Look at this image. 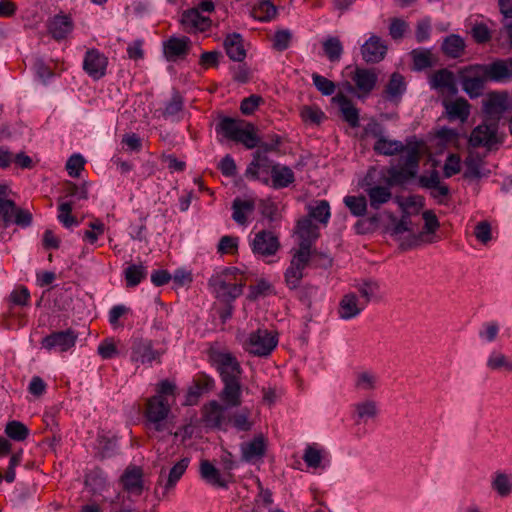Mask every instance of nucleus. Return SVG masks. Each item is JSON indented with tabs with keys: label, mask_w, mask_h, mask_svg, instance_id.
I'll return each mask as SVG.
<instances>
[{
	"label": "nucleus",
	"mask_w": 512,
	"mask_h": 512,
	"mask_svg": "<svg viewBox=\"0 0 512 512\" xmlns=\"http://www.w3.org/2000/svg\"><path fill=\"white\" fill-rule=\"evenodd\" d=\"M176 389L173 382L162 380L156 385V394L147 398L143 415L145 427L150 434H173L171 406L175 402Z\"/></svg>",
	"instance_id": "f257e3e1"
},
{
	"label": "nucleus",
	"mask_w": 512,
	"mask_h": 512,
	"mask_svg": "<svg viewBox=\"0 0 512 512\" xmlns=\"http://www.w3.org/2000/svg\"><path fill=\"white\" fill-rule=\"evenodd\" d=\"M216 130L221 132L227 139L242 143L248 149L256 147L259 143L255 127L243 120L226 117L220 121Z\"/></svg>",
	"instance_id": "f03ea898"
},
{
	"label": "nucleus",
	"mask_w": 512,
	"mask_h": 512,
	"mask_svg": "<svg viewBox=\"0 0 512 512\" xmlns=\"http://www.w3.org/2000/svg\"><path fill=\"white\" fill-rule=\"evenodd\" d=\"M378 171L371 167L362 181V188L366 193L370 207L378 210L392 199L391 186L384 181V184L377 183Z\"/></svg>",
	"instance_id": "7ed1b4c3"
},
{
	"label": "nucleus",
	"mask_w": 512,
	"mask_h": 512,
	"mask_svg": "<svg viewBox=\"0 0 512 512\" xmlns=\"http://www.w3.org/2000/svg\"><path fill=\"white\" fill-rule=\"evenodd\" d=\"M278 344L277 334L267 329L251 332L243 342V348L249 354L265 357L271 354Z\"/></svg>",
	"instance_id": "20e7f679"
},
{
	"label": "nucleus",
	"mask_w": 512,
	"mask_h": 512,
	"mask_svg": "<svg viewBox=\"0 0 512 512\" xmlns=\"http://www.w3.org/2000/svg\"><path fill=\"white\" fill-rule=\"evenodd\" d=\"M234 269H226L209 279V286L217 298L230 302L243 293V283L231 282Z\"/></svg>",
	"instance_id": "39448f33"
},
{
	"label": "nucleus",
	"mask_w": 512,
	"mask_h": 512,
	"mask_svg": "<svg viewBox=\"0 0 512 512\" xmlns=\"http://www.w3.org/2000/svg\"><path fill=\"white\" fill-rule=\"evenodd\" d=\"M291 260L284 273V281L290 290L297 289L304 277V270L309 266L314 252L291 249Z\"/></svg>",
	"instance_id": "423d86ee"
},
{
	"label": "nucleus",
	"mask_w": 512,
	"mask_h": 512,
	"mask_svg": "<svg viewBox=\"0 0 512 512\" xmlns=\"http://www.w3.org/2000/svg\"><path fill=\"white\" fill-rule=\"evenodd\" d=\"M503 142V136L498 133V123L484 122L476 126L470 135L469 144L473 147H484L487 150L497 148Z\"/></svg>",
	"instance_id": "0eeeda50"
},
{
	"label": "nucleus",
	"mask_w": 512,
	"mask_h": 512,
	"mask_svg": "<svg viewBox=\"0 0 512 512\" xmlns=\"http://www.w3.org/2000/svg\"><path fill=\"white\" fill-rule=\"evenodd\" d=\"M295 235L298 238L296 250L315 253V250H312V246L320 236L317 224L313 223L310 218L302 217L297 221Z\"/></svg>",
	"instance_id": "6e6552de"
},
{
	"label": "nucleus",
	"mask_w": 512,
	"mask_h": 512,
	"mask_svg": "<svg viewBox=\"0 0 512 512\" xmlns=\"http://www.w3.org/2000/svg\"><path fill=\"white\" fill-rule=\"evenodd\" d=\"M162 353L155 350L153 342L149 339L134 338L131 344L130 359L137 365H151L153 361H160Z\"/></svg>",
	"instance_id": "1a4fd4ad"
},
{
	"label": "nucleus",
	"mask_w": 512,
	"mask_h": 512,
	"mask_svg": "<svg viewBox=\"0 0 512 512\" xmlns=\"http://www.w3.org/2000/svg\"><path fill=\"white\" fill-rule=\"evenodd\" d=\"M481 71V74L489 80L507 83L512 81V59L496 60L487 65H474L473 70Z\"/></svg>",
	"instance_id": "9d476101"
},
{
	"label": "nucleus",
	"mask_w": 512,
	"mask_h": 512,
	"mask_svg": "<svg viewBox=\"0 0 512 512\" xmlns=\"http://www.w3.org/2000/svg\"><path fill=\"white\" fill-rule=\"evenodd\" d=\"M227 408L215 400L205 404L202 408L203 424L209 428L226 430L230 423Z\"/></svg>",
	"instance_id": "9b49d317"
},
{
	"label": "nucleus",
	"mask_w": 512,
	"mask_h": 512,
	"mask_svg": "<svg viewBox=\"0 0 512 512\" xmlns=\"http://www.w3.org/2000/svg\"><path fill=\"white\" fill-rule=\"evenodd\" d=\"M77 337V334L71 329L53 332L42 339L41 345L48 351L66 352L75 346Z\"/></svg>",
	"instance_id": "f8f14e48"
},
{
	"label": "nucleus",
	"mask_w": 512,
	"mask_h": 512,
	"mask_svg": "<svg viewBox=\"0 0 512 512\" xmlns=\"http://www.w3.org/2000/svg\"><path fill=\"white\" fill-rule=\"evenodd\" d=\"M108 58L97 49L86 51L83 59V70L94 80H99L106 74Z\"/></svg>",
	"instance_id": "ddd939ff"
},
{
	"label": "nucleus",
	"mask_w": 512,
	"mask_h": 512,
	"mask_svg": "<svg viewBox=\"0 0 512 512\" xmlns=\"http://www.w3.org/2000/svg\"><path fill=\"white\" fill-rule=\"evenodd\" d=\"M280 247L278 237L271 231H260L255 234L251 248L254 254L259 256H272Z\"/></svg>",
	"instance_id": "4468645a"
},
{
	"label": "nucleus",
	"mask_w": 512,
	"mask_h": 512,
	"mask_svg": "<svg viewBox=\"0 0 512 512\" xmlns=\"http://www.w3.org/2000/svg\"><path fill=\"white\" fill-rule=\"evenodd\" d=\"M365 309L364 302L356 292H348L340 299L337 314L340 319L347 321L358 317Z\"/></svg>",
	"instance_id": "2eb2a0df"
},
{
	"label": "nucleus",
	"mask_w": 512,
	"mask_h": 512,
	"mask_svg": "<svg viewBox=\"0 0 512 512\" xmlns=\"http://www.w3.org/2000/svg\"><path fill=\"white\" fill-rule=\"evenodd\" d=\"M214 362L220 372L222 381L238 380L242 369L237 359L230 353H218Z\"/></svg>",
	"instance_id": "dca6fc26"
},
{
	"label": "nucleus",
	"mask_w": 512,
	"mask_h": 512,
	"mask_svg": "<svg viewBox=\"0 0 512 512\" xmlns=\"http://www.w3.org/2000/svg\"><path fill=\"white\" fill-rule=\"evenodd\" d=\"M189 463V458H182L170 469L168 474L164 469L160 471L158 485L163 489V496L167 495L176 486L187 470Z\"/></svg>",
	"instance_id": "f3484780"
},
{
	"label": "nucleus",
	"mask_w": 512,
	"mask_h": 512,
	"mask_svg": "<svg viewBox=\"0 0 512 512\" xmlns=\"http://www.w3.org/2000/svg\"><path fill=\"white\" fill-rule=\"evenodd\" d=\"M508 108L506 93L493 92L483 100V110L491 122H496Z\"/></svg>",
	"instance_id": "a211bd4d"
},
{
	"label": "nucleus",
	"mask_w": 512,
	"mask_h": 512,
	"mask_svg": "<svg viewBox=\"0 0 512 512\" xmlns=\"http://www.w3.org/2000/svg\"><path fill=\"white\" fill-rule=\"evenodd\" d=\"M387 53L385 42L377 35H371L361 46V55L366 63H378Z\"/></svg>",
	"instance_id": "6ab92c4d"
},
{
	"label": "nucleus",
	"mask_w": 512,
	"mask_h": 512,
	"mask_svg": "<svg viewBox=\"0 0 512 512\" xmlns=\"http://www.w3.org/2000/svg\"><path fill=\"white\" fill-rule=\"evenodd\" d=\"M47 29L53 39L60 41L72 33L74 22L71 16L60 13L48 19Z\"/></svg>",
	"instance_id": "aec40b11"
},
{
	"label": "nucleus",
	"mask_w": 512,
	"mask_h": 512,
	"mask_svg": "<svg viewBox=\"0 0 512 512\" xmlns=\"http://www.w3.org/2000/svg\"><path fill=\"white\" fill-rule=\"evenodd\" d=\"M274 165L271 160L257 151L254 155L253 161L246 169L245 175L252 179L262 180L268 183V175L271 174V169Z\"/></svg>",
	"instance_id": "412c9836"
},
{
	"label": "nucleus",
	"mask_w": 512,
	"mask_h": 512,
	"mask_svg": "<svg viewBox=\"0 0 512 512\" xmlns=\"http://www.w3.org/2000/svg\"><path fill=\"white\" fill-rule=\"evenodd\" d=\"M199 471L201 478L212 486L219 488H227L228 483L230 482L231 474L226 473L222 475L219 469H217L208 460H202L200 462Z\"/></svg>",
	"instance_id": "4be33fe9"
},
{
	"label": "nucleus",
	"mask_w": 512,
	"mask_h": 512,
	"mask_svg": "<svg viewBox=\"0 0 512 512\" xmlns=\"http://www.w3.org/2000/svg\"><path fill=\"white\" fill-rule=\"evenodd\" d=\"M474 65L467 67L462 72V85L465 92L470 97H477L481 94L484 87L486 77L481 74V71L471 70Z\"/></svg>",
	"instance_id": "5701e85b"
},
{
	"label": "nucleus",
	"mask_w": 512,
	"mask_h": 512,
	"mask_svg": "<svg viewBox=\"0 0 512 512\" xmlns=\"http://www.w3.org/2000/svg\"><path fill=\"white\" fill-rule=\"evenodd\" d=\"M190 49V39L188 37H171L164 43V55L169 61L186 56Z\"/></svg>",
	"instance_id": "b1692460"
},
{
	"label": "nucleus",
	"mask_w": 512,
	"mask_h": 512,
	"mask_svg": "<svg viewBox=\"0 0 512 512\" xmlns=\"http://www.w3.org/2000/svg\"><path fill=\"white\" fill-rule=\"evenodd\" d=\"M442 105L449 120L465 122L470 115V104L462 97L455 100L443 99Z\"/></svg>",
	"instance_id": "393cba45"
},
{
	"label": "nucleus",
	"mask_w": 512,
	"mask_h": 512,
	"mask_svg": "<svg viewBox=\"0 0 512 512\" xmlns=\"http://www.w3.org/2000/svg\"><path fill=\"white\" fill-rule=\"evenodd\" d=\"M352 80L362 95H368L374 89L378 76L372 69L356 68Z\"/></svg>",
	"instance_id": "a878e982"
},
{
	"label": "nucleus",
	"mask_w": 512,
	"mask_h": 512,
	"mask_svg": "<svg viewBox=\"0 0 512 512\" xmlns=\"http://www.w3.org/2000/svg\"><path fill=\"white\" fill-rule=\"evenodd\" d=\"M424 220V227L422 231L416 236V244L420 243H434L436 242V238L434 233L439 228L440 224L436 217V215L430 211H424L422 214Z\"/></svg>",
	"instance_id": "bb28decb"
},
{
	"label": "nucleus",
	"mask_w": 512,
	"mask_h": 512,
	"mask_svg": "<svg viewBox=\"0 0 512 512\" xmlns=\"http://www.w3.org/2000/svg\"><path fill=\"white\" fill-rule=\"evenodd\" d=\"M431 88L440 90L441 92H448L455 94L457 88L454 82V75L447 69L436 71L430 78Z\"/></svg>",
	"instance_id": "cd10ccee"
},
{
	"label": "nucleus",
	"mask_w": 512,
	"mask_h": 512,
	"mask_svg": "<svg viewBox=\"0 0 512 512\" xmlns=\"http://www.w3.org/2000/svg\"><path fill=\"white\" fill-rule=\"evenodd\" d=\"M378 415V405L375 400L364 399L353 405V418L357 423L375 419Z\"/></svg>",
	"instance_id": "c85d7f7f"
},
{
	"label": "nucleus",
	"mask_w": 512,
	"mask_h": 512,
	"mask_svg": "<svg viewBox=\"0 0 512 512\" xmlns=\"http://www.w3.org/2000/svg\"><path fill=\"white\" fill-rule=\"evenodd\" d=\"M224 387L221 391L220 398L227 407H238L241 405V384L238 380L223 381Z\"/></svg>",
	"instance_id": "c756f323"
},
{
	"label": "nucleus",
	"mask_w": 512,
	"mask_h": 512,
	"mask_svg": "<svg viewBox=\"0 0 512 512\" xmlns=\"http://www.w3.org/2000/svg\"><path fill=\"white\" fill-rule=\"evenodd\" d=\"M332 100L339 106L344 120L348 122L352 128L358 127L359 110L354 106L352 101L343 94L336 95Z\"/></svg>",
	"instance_id": "7c9ffc66"
},
{
	"label": "nucleus",
	"mask_w": 512,
	"mask_h": 512,
	"mask_svg": "<svg viewBox=\"0 0 512 512\" xmlns=\"http://www.w3.org/2000/svg\"><path fill=\"white\" fill-rule=\"evenodd\" d=\"M266 451L265 439L262 435L254 437L250 442L241 444L242 458L252 462L262 458Z\"/></svg>",
	"instance_id": "2f4dec72"
},
{
	"label": "nucleus",
	"mask_w": 512,
	"mask_h": 512,
	"mask_svg": "<svg viewBox=\"0 0 512 512\" xmlns=\"http://www.w3.org/2000/svg\"><path fill=\"white\" fill-rule=\"evenodd\" d=\"M307 216L310 220H315L319 224L327 225L330 218V205L326 200H315L310 202L307 206Z\"/></svg>",
	"instance_id": "473e14b6"
},
{
	"label": "nucleus",
	"mask_w": 512,
	"mask_h": 512,
	"mask_svg": "<svg viewBox=\"0 0 512 512\" xmlns=\"http://www.w3.org/2000/svg\"><path fill=\"white\" fill-rule=\"evenodd\" d=\"M121 481L129 493L139 495L143 490L142 470L138 467H128Z\"/></svg>",
	"instance_id": "72a5a7b5"
},
{
	"label": "nucleus",
	"mask_w": 512,
	"mask_h": 512,
	"mask_svg": "<svg viewBox=\"0 0 512 512\" xmlns=\"http://www.w3.org/2000/svg\"><path fill=\"white\" fill-rule=\"evenodd\" d=\"M255 209V201L253 199L235 198L232 203V218L239 225H245L247 218Z\"/></svg>",
	"instance_id": "f704fd0d"
},
{
	"label": "nucleus",
	"mask_w": 512,
	"mask_h": 512,
	"mask_svg": "<svg viewBox=\"0 0 512 512\" xmlns=\"http://www.w3.org/2000/svg\"><path fill=\"white\" fill-rule=\"evenodd\" d=\"M182 22L187 27L205 31L211 26V20L209 17L204 16L203 12L197 8L187 10L182 16Z\"/></svg>",
	"instance_id": "c9c22d12"
},
{
	"label": "nucleus",
	"mask_w": 512,
	"mask_h": 512,
	"mask_svg": "<svg viewBox=\"0 0 512 512\" xmlns=\"http://www.w3.org/2000/svg\"><path fill=\"white\" fill-rule=\"evenodd\" d=\"M224 47L231 60L238 62L244 60L246 52L243 47V40L240 34L234 33L228 35L224 41Z\"/></svg>",
	"instance_id": "e433bc0d"
},
{
	"label": "nucleus",
	"mask_w": 512,
	"mask_h": 512,
	"mask_svg": "<svg viewBox=\"0 0 512 512\" xmlns=\"http://www.w3.org/2000/svg\"><path fill=\"white\" fill-rule=\"evenodd\" d=\"M404 155L401 157L403 167L410 171H414L416 175L418 172L419 161L421 156L420 145L418 142L408 141L405 145Z\"/></svg>",
	"instance_id": "4c0bfd02"
},
{
	"label": "nucleus",
	"mask_w": 512,
	"mask_h": 512,
	"mask_svg": "<svg viewBox=\"0 0 512 512\" xmlns=\"http://www.w3.org/2000/svg\"><path fill=\"white\" fill-rule=\"evenodd\" d=\"M378 382L379 377L375 372L360 371L355 376L354 387L359 392L370 393L377 389Z\"/></svg>",
	"instance_id": "58836bf2"
},
{
	"label": "nucleus",
	"mask_w": 512,
	"mask_h": 512,
	"mask_svg": "<svg viewBox=\"0 0 512 512\" xmlns=\"http://www.w3.org/2000/svg\"><path fill=\"white\" fill-rule=\"evenodd\" d=\"M359 293V298L361 302H364V305H367L373 301L378 300L380 298V286L378 282L374 280H363L360 283L355 284L354 286Z\"/></svg>",
	"instance_id": "ea45409f"
},
{
	"label": "nucleus",
	"mask_w": 512,
	"mask_h": 512,
	"mask_svg": "<svg viewBox=\"0 0 512 512\" xmlns=\"http://www.w3.org/2000/svg\"><path fill=\"white\" fill-rule=\"evenodd\" d=\"M373 149L378 154L393 156L403 153L405 144L398 140L389 139L384 135L374 143Z\"/></svg>",
	"instance_id": "a19ab883"
},
{
	"label": "nucleus",
	"mask_w": 512,
	"mask_h": 512,
	"mask_svg": "<svg viewBox=\"0 0 512 512\" xmlns=\"http://www.w3.org/2000/svg\"><path fill=\"white\" fill-rule=\"evenodd\" d=\"M325 450L319 448L316 444L307 445L304 450L303 460L307 467L312 469L325 468Z\"/></svg>",
	"instance_id": "79ce46f5"
},
{
	"label": "nucleus",
	"mask_w": 512,
	"mask_h": 512,
	"mask_svg": "<svg viewBox=\"0 0 512 512\" xmlns=\"http://www.w3.org/2000/svg\"><path fill=\"white\" fill-rule=\"evenodd\" d=\"M406 91V83L404 77L394 72L386 85L385 94L389 100H399Z\"/></svg>",
	"instance_id": "37998d69"
},
{
	"label": "nucleus",
	"mask_w": 512,
	"mask_h": 512,
	"mask_svg": "<svg viewBox=\"0 0 512 512\" xmlns=\"http://www.w3.org/2000/svg\"><path fill=\"white\" fill-rule=\"evenodd\" d=\"M272 185L274 188H284L294 182V173L287 166L275 165L271 169Z\"/></svg>",
	"instance_id": "c03bdc74"
},
{
	"label": "nucleus",
	"mask_w": 512,
	"mask_h": 512,
	"mask_svg": "<svg viewBox=\"0 0 512 512\" xmlns=\"http://www.w3.org/2000/svg\"><path fill=\"white\" fill-rule=\"evenodd\" d=\"M465 172L464 177L470 179H479L486 176L483 172L484 161L478 154L470 153L464 161Z\"/></svg>",
	"instance_id": "a18cd8bd"
},
{
	"label": "nucleus",
	"mask_w": 512,
	"mask_h": 512,
	"mask_svg": "<svg viewBox=\"0 0 512 512\" xmlns=\"http://www.w3.org/2000/svg\"><path fill=\"white\" fill-rule=\"evenodd\" d=\"M465 42L462 37L456 34L447 36L442 43L443 52L451 57L458 58L464 53Z\"/></svg>",
	"instance_id": "49530a36"
},
{
	"label": "nucleus",
	"mask_w": 512,
	"mask_h": 512,
	"mask_svg": "<svg viewBox=\"0 0 512 512\" xmlns=\"http://www.w3.org/2000/svg\"><path fill=\"white\" fill-rule=\"evenodd\" d=\"M486 365L493 371L512 372V361L499 351L490 353Z\"/></svg>",
	"instance_id": "de8ad7c7"
},
{
	"label": "nucleus",
	"mask_w": 512,
	"mask_h": 512,
	"mask_svg": "<svg viewBox=\"0 0 512 512\" xmlns=\"http://www.w3.org/2000/svg\"><path fill=\"white\" fill-rule=\"evenodd\" d=\"M416 175L414 171H410L405 167H391L388 170V177L385 178V182L391 187L394 185L403 184L409 179L414 178Z\"/></svg>",
	"instance_id": "09e8293b"
},
{
	"label": "nucleus",
	"mask_w": 512,
	"mask_h": 512,
	"mask_svg": "<svg viewBox=\"0 0 512 512\" xmlns=\"http://www.w3.org/2000/svg\"><path fill=\"white\" fill-rule=\"evenodd\" d=\"M229 420V424H232V426L238 431L247 432L253 427V421L250 420V410L247 408L235 412L231 417H229Z\"/></svg>",
	"instance_id": "8fccbe9b"
},
{
	"label": "nucleus",
	"mask_w": 512,
	"mask_h": 512,
	"mask_svg": "<svg viewBox=\"0 0 512 512\" xmlns=\"http://www.w3.org/2000/svg\"><path fill=\"white\" fill-rule=\"evenodd\" d=\"M343 202L353 216L362 217L367 212V200L365 196H346Z\"/></svg>",
	"instance_id": "3c124183"
},
{
	"label": "nucleus",
	"mask_w": 512,
	"mask_h": 512,
	"mask_svg": "<svg viewBox=\"0 0 512 512\" xmlns=\"http://www.w3.org/2000/svg\"><path fill=\"white\" fill-rule=\"evenodd\" d=\"M323 50L331 62H337L343 53V46L339 38L328 37L323 42Z\"/></svg>",
	"instance_id": "603ef678"
},
{
	"label": "nucleus",
	"mask_w": 512,
	"mask_h": 512,
	"mask_svg": "<svg viewBox=\"0 0 512 512\" xmlns=\"http://www.w3.org/2000/svg\"><path fill=\"white\" fill-rule=\"evenodd\" d=\"M5 433L16 441H24L29 435V429L20 421H10L6 424Z\"/></svg>",
	"instance_id": "864d4df0"
},
{
	"label": "nucleus",
	"mask_w": 512,
	"mask_h": 512,
	"mask_svg": "<svg viewBox=\"0 0 512 512\" xmlns=\"http://www.w3.org/2000/svg\"><path fill=\"white\" fill-rule=\"evenodd\" d=\"M146 268L143 265H130L125 269L127 286H137L146 277Z\"/></svg>",
	"instance_id": "5fc2aeb1"
},
{
	"label": "nucleus",
	"mask_w": 512,
	"mask_h": 512,
	"mask_svg": "<svg viewBox=\"0 0 512 512\" xmlns=\"http://www.w3.org/2000/svg\"><path fill=\"white\" fill-rule=\"evenodd\" d=\"M276 13V7L269 1L260 2L252 10L254 18L260 21H269L275 17Z\"/></svg>",
	"instance_id": "6e6d98bb"
},
{
	"label": "nucleus",
	"mask_w": 512,
	"mask_h": 512,
	"mask_svg": "<svg viewBox=\"0 0 512 512\" xmlns=\"http://www.w3.org/2000/svg\"><path fill=\"white\" fill-rule=\"evenodd\" d=\"M415 70H423L432 66V55L429 50L415 49L411 52Z\"/></svg>",
	"instance_id": "4d7b16f0"
},
{
	"label": "nucleus",
	"mask_w": 512,
	"mask_h": 512,
	"mask_svg": "<svg viewBox=\"0 0 512 512\" xmlns=\"http://www.w3.org/2000/svg\"><path fill=\"white\" fill-rule=\"evenodd\" d=\"M300 116L304 122L311 124H320L325 119L324 112L316 106L302 107Z\"/></svg>",
	"instance_id": "13d9d810"
},
{
	"label": "nucleus",
	"mask_w": 512,
	"mask_h": 512,
	"mask_svg": "<svg viewBox=\"0 0 512 512\" xmlns=\"http://www.w3.org/2000/svg\"><path fill=\"white\" fill-rule=\"evenodd\" d=\"M15 212V203L12 200L0 197V220L5 226L12 224Z\"/></svg>",
	"instance_id": "bf43d9fd"
},
{
	"label": "nucleus",
	"mask_w": 512,
	"mask_h": 512,
	"mask_svg": "<svg viewBox=\"0 0 512 512\" xmlns=\"http://www.w3.org/2000/svg\"><path fill=\"white\" fill-rule=\"evenodd\" d=\"M88 226L90 229L83 232L82 239L90 244H94L103 235L105 226L100 220L90 222Z\"/></svg>",
	"instance_id": "052dcab7"
},
{
	"label": "nucleus",
	"mask_w": 512,
	"mask_h": 512,
	"mask_svg": "<svg viewBox=\"0 0 512 512\" xmlns=\"http://www.w3.org/2000/svg\"><path fill=\"white\" fill-rule=\"evenodd\" d=\"M312 81L317 90L325 96L334 94L336 90V85L333 81L317 73L312 74Z\"/></svg>",
	"instance_id": "680f3d73"
},
{
	"label": "nucleus",
	"mask_w": 512,
	"mask_h": 512,
	"mask_svg": "<svg viewBox=\"0 0 512 512\" xmlns=\"http://www.w3.org/2000/svg\"><path fill=\"white\" fill-rule=\"evenodd\" d=\"M474 235L481 244H488L492 240L491 224L486 220L478 222L474 227Z\"/></svg>",
	"instance_id": "e2e57ef3"
},
{
	"label": "nucleus",
	"mask_w": 512,
	"mask_h": 512,
	"mask_svg": "<svg viewBox=\"0 0 512 512\" xmlns=\"http://www.w3.org/2000/svg\"><path fill=\"white\" fill-rule=\"evenodd\" d=\"M58 220L66 227L70 228L73 225H77L78 222L74 216L71 215L72 203L62 202L59 204Z\"/></svg>",
	"instance_id": "0e129e2a"
},
{
	"label": "nucleus",
	"mask_w": 512,
	"mask_h": 512,
	"mask_svg": "<svg viewBox=\"0 0 512 512\" xmlns=\"http://www.w3.org/2000/svg\"><path fill=\"white\" fill-rule=\"evenodd\" d=\"M492 487L501 496H507L511 492L512 483L505 474H497L492 482Z\"/></svg>",
	"instance_id": "69168bd1"
},
{
	"label": "nucleus",
	"mask_w": 512,
	"mask_h": 512,
	"mask_svg": "<svg viewBox=\"0 0 512 512\" xmlns=\"http://www.w3.org/2000/svg\"><path fill=\"white\" fill-rule=\"evenodd\" d=\"M378 221L379 219L375 215L366 219H360L354 225L355 232L361 235L371 233L376 229Z\"/></svg>",
	"instance_id": "338daca9"
},
{
	"label": "nucleus",
	"mask_w": 512,
	"mask_h": 512,
	"mask_svg": "<svg viewBox=\"0 0 512 512\" xmlns=\"http://www.w3.org/2000/svg\"><path fill=\"white\" fill-rule=\"evenodd\" d=\"M238 237L223 236L218 243V252L221 254H233L238 248Z\"/></svg>",
	"instance_id": "774afa93"
}]
</instances>
